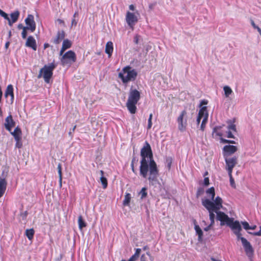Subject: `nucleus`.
<instances>
[{"label":"nucleus","instance_id":"1","mask_svg":"<svg viewBox=\"0 0 261 261\" xmlns=\"http://www.w3.org/2000/svg\"><path fill=\"white\" fill-rule=\"evenodd\" d=\"M140 155V175L143 178L147 179L150 183L153 184L157 180L159 171L153 159L151 146L147 141H145L141 148Z\"/></svg>","mask_w":261,"mask_h":261},{"label":"nucleus","instance_id":"2","mask_svg":"<svg viewBox=\"0 0 261 261\" xmlns=\"http://www.w3.org/2000/svg\"><path fill=\"white\" fill-rule=\"evenodd\" d=\"M217 219L220 221L221 226L225 224L229 226L237 236L238 240H240L244 248L245 252L248 257H252L254 253V249L247 239L241 237L240 232L242 230L241 226L238 221H233V218H229L225 213L219 211L217 213Z\"/></svg>","mask_w":261,"mask_h":261},{"label":"nucleus","instance_id":"3","mask_svg":"<svg viewBox=\"0 0 261 261\" xmlns=\"http://www.w3.org/2000/svg\"><path fill=\"white\" fill-rule=\"evenodd\" d=\"M223 200L219 196L215 198L214 202L208 199H205L202 200V204L208 211L209 217L211 221V225L215 224V215L214 213L217 214V211L222 207Z\"/></svg>","mask_w":261,"mask_h":261},{"label":"nucleus","instance_id":"4","mask_svg":"<svg viewBox=\"0 0 261 261\" xmlns=\"http://www.w3.org/2000/svg\"><path fill=\"white\" fill-rule=\"evenodd\" d=\"M137 75V71L128 65L123 68L121 71L118 73V77L123 84L126 85L129 82L135 81Z\"/></svg>","mask_w":261,"mask_h":261},{"label":"nucleus","instance_id":"5","mask_svg":"<svg viewBox=\"0 0 261 261\" xmlns=\"http://www.w3.org/2000/svg\"><path fill=\"white\" fill-rule=\"evenodd\" d=\"M140 93L137 89H130L126 106L131 114H135L137 110L136 105L140 99Z\"/></svg>","mask_w":261,"mask_h":261},{"label":"nucleus","instance_id":"6","mask_svg":"<svg viewBox=\"0 0 261 261\" xmlns=\"http://www.w3.org/2000/svg\"><path fill=\"white\" fill-rule=\"evenodd\" d=\"M56 67V65H55L54 63H51L48 66L45 65L40 69L38 75V78L39 79L43 76L44 81L46 83H48L53 75V71Z\"/></svg>","mask_w":261,"mask_h":261},{"label":"nucleus","instance_id":"7","mask_svg":"<svg viewBox=\"0 0 261 261\" xmlns=\"http://www.w3.org/2000/svg\"><path fill=\"white\" fill-rule=\"evenodd\" d=\"M76 61L75 53L72 50H69L62 55L61 63L63 66L70 67Z\"/></svg>","mask_w":261,"mask_h":261},{"label":"nucleus","instance_id":"8","mask_svg":"<svg viewBox=\"0 0 261 261\" xmlns=\"http://www.w3.org/2000/svg\"><path fill=\"white\" fill-rule=\"evenodd\" d=\"M187 112L186 110H184L181 112L177 118V122L178 123V129L183 132L186 130L187 126Z\"/></svg>","mask_w":261,"mask_h":261},{"label":"nucleus","instance_id":"9","mask_svg":"<svg viewBox=\"0 0 261 261\" xmlns=\"http://www.w3.org/2000/svg\"><path fill=\"white\" fill-rule=\"evenodd\" d=\"M138 13L137 14L135 13L127 12L125 17V20L129 27L133 28V26L137 22L138 18Z\"/></svg>","mask_w":261,"mask_h":261},{"label":"nucleus","instance_id":"10","mask_svg":"<svg viewBox=\"0 0 261 261\" xmlns=\"http://www.w3.org/2000/svg\"><path fill=\"white\" fill-rule=\"evenodd\" d=\"M226 170L228 173H232L233 168L238 164V158L236 156L232 158H225Z\"/></svg>","mask_w":261,"mask_h":261},{"label":"nucleus","instance_id":"11","mask_svg":"<svg viewBox=\"0 0 261 261\" xmlns=\"http://www.w3.org/2000/svg\"><path fill=\"white\" fill-rule=\"evenodd\" d=\"M25 22L26 26L25 28L27 31L30 32H34L36 29V23L34 21V16L31 14H29L27 17L25 19Z\"/></svg>","mask_w":261,"mask_h":261},{"label":"nucleus","instance_id":"12","mask_svg":"<svg viewBox=\"0 0 261 261\" xmlns=\"http://www.w3.org/2000/svg\"><path fill=\"white\" fill-rule=\"evenodd\" d=\"M4 125L5 128L9 132H11L12 128L15 126V122L14 121L11 114L6 118Z\"/></svg>","mask_w":261,"mask_h":261},{"label":"nucleus","instance_id":"13","mask_svg":"<svg viewBox=\"0 0 261 261\" xmlns=\"http://www.w3.org/2000/svg\"><path fill=\"white\" fill-rule=\"evenodd\" d=\"M4 95L6 98H7L9 96H10L11 97L10 103L12 104L13 103L14 99V94L13 87L12 85L10 84L7 86Z\"/></svg>","mask_w":261,"mask_h":261},{"label":"nucleus","instance_id":"14","mask_svg":"<svg viewBox=\"0 0 261 261\" xmlns=\"http://www.w3.org/2000/svg\"><path fill=\"white\" fill-rule=\"evenodd\" d=\"M224 156L234 153L237 151V147L233 145H225L223 147Z\"/></svg>","mask_w":261,"mask_h":261},{"label":"nucleus","instance_id":"15","mask_svg":"<svg viewBox=\"0 0 261 261\" xmlns=\"http://www.w3.org/2000/svg\"><path fill=\"white\" fill-rule=\"evenodd\" d=\"M10 133L16 141H21L22 131L19 126L15 127L14 131H11Z\"/></svg>","mask_w":261,"mask_h":261},{"label":"nucleus","instance_id":"16","mask_svg":"<svg viewBox=\"0 0 261 261\" xmlns=\"http://www.w3.org/2000/svg\"><path fill=\"white\" fill-rule=\"evenodd\" d=\"M25 45L32 48L34 50H37V45L35 39L32 36H29L26 41Z\"/></svg>","mask_w":261,"mask_h":261},{"label":"nucleus","instance_id":"17","mask_svg":"<svg viewBox=\"0 0 261 261\" xmlns=\"http://www.w3.org/2000/svg\"><path fill=\"white\" fill-rule=\"evenodd\" d=\"M7 182L5 177H0V198L4 195L7 188Z\"/></svg>","mask_w":261,"mask_h":261},{"label":"nucleus","instance_id":"18","mask_svg":"<svg viewBox=\"0 0 261 261\" xmlns=\"http://www.w3.org/2000/svg\"><path fill=\"white\" fill-rule=\"evenodd\" d=\"M72 45V42L68 39L64 40L61 49L60 51V56H62L64 52L67 49L70 48Z\"/></svg>","mask_w":261,"mask_h":261},{"label":"nucleus","instance_id":"19","mask_svg":"<svg viewBox=\"0 0 261 261\" xmlns=\"http://www.w3.org/2000/svg\"><path fill=\"white\" fill-rule=\"evenodd\" d=\"M19 12L15 11L11 13L9 20V25L11 26L14 23L16 22L19 17Z\"/></svg>","mask_w":261,"mask_h":261},{"label":"nucleus","instance_id":"20","mask_svg":"<svg viewBox=\"0 0 261 261\" xmlns=\"http://www.w3.org/2000/svg\"><path fill=\"white\" fill-rule=\"evenodd\" d=\"M113 51V44L111 41L107 43L105 48V52L108 55L109 57H111Z\"/></svg>","mask_w":261,"mask_h":261},{"label":"nucleus","instance_id":"21","mask_svg":"<svg viewBox=\"0 0 261 261\" xmlns=\"http://www.w3.org/2000/svg\"><path fill=\"white\" fill-rule=\"evenodd\" d=\"M236 119L233 118L232 120H229L227 121L228 125L227 129L229 130H232L233 132H237L236 126L234 124Z\"/></svg>","mask_w":261,"mask_h":261},{"label":"nucleus","instance_id":"22","mask_svg":"<svg viewBox=\"0 0 261 261\" xmlns=\"http://www.w3.org/2000/svg\"><path fill=\"white\" fill-rule=\"evenodd\" d=\"M206 114H208L207 107L206 106L202 107L199 111L198 117L202 119L203 118Z\"/></svg>","mask_w":261,"mask_h":261},{"label":"nucleus","instance_id":"23","mask_svg":"<svg viewBox=\"0 0 261 261\" xmlns=\"http://www.w3.org/2000/svg\"><path fill=\"white\" fill-rule=\"evenodd\" d=\"M100 174H101V177H100V181H101V184L102 185L103 188V189H106V188H107V187L108 186L107 179L106 178V177L103 176V175H104L103 171L100 170Z\"/></svg>","mask_w":261,"mask_h":261},{"label":"nucleus","instance_id":"24","mask_svg":"<svg viewBox=\"0 0 261 261\" xmlns=\"http://www.w3.org/2000/svg\"><path fill=\"white\" fill-rule=\"evenodd\" d=\"M206 193L208 196L211 197V199L213 200L212 201L214 202V200H215V199H214L215 196V192L214 188L211 187V188L208 189L206 191Z\"/></svg>","mask_w":261,"mask_h":261},{"label":"nucleus","instance_id":"25","mask_svg":"<svg viewBox=\"0 0 261 261\" xmlns=\"http://www.w3.org/2000/svg\"><path fill=\"white\" fill-rule=\"evenodd\" d=\"M195 230L196 232V233L197 234L198 236V240L201 241L202 240L203 237V232L201 229L200 228L199 226L198 225H195Z\"/></svg>","mask_w":261,"mask_h":261},{"label":"nucleus","instance_id":"26","mask_svg":"<svg viewBox=\"0 0 261 261\" xmlns=\"http://www.w3.org/2000/svg\"><path fill=\"white\" fill-rule=\"evenodd\" d=\"M131 195L129 193H126L124 196V199L123 201V204L124 206H128L131 200Z\"/></svg>","mask_w":261,"mask_h":261},{"label":"nucleus","instance_id":"27","mask_svg":"<svg viewBox=\"0 0 261 261\" xmlns=\"http://www.w3.org/2000/svg\"><path fill=\"white\" fill-rule=\"evenodd\" d=\"M35 231L33 228L27 229L25 230V235L29 240H32L34 236Z\"/></svg>","mask_w":261,"mask_h":261},{"label":"nucleus","instance_id":"28","mask_svg":"<svg viewBox=\"0 0 261 261\" xmlns=\"http://www.w3.org/2000/svg\"><path fill=\"white\" fill-rule=\"evenodd\" d=\"M78 224L79 228L81 230L86 226V223L83 220L82 216H80L78 218Z\"/></svg>","mask_w":261,"mask_h":261},{"label":"nucleus","instance_id":"29","mask_svg":"<svg viewBox=\"0 0 261 261\" xmlns=\"http://www.w3.org/2000/svg\"><path fill=\"white\" fill-rule=\"evenodd\" d=\"M208 114H206V116L203 118L201 125L200 129L202 131H204L205 128V125L208 121Z\"/></svg>","mask_w":261,"mask_h":261},{"label":"nucleus","instance_id":"30","mask_svg":"<svg viewBox=\"0 0 261 261\" xmlns=\"http://www.w3.org/2000/svg\"><path fill=\"white\" fill-rule=\"evenodd\" d=\"M77 17H78V13L76 12L74 13V14L73 16V18L71 20V28L76 27L77 21H78V19H77Z\"/></svg>","mask_w":261,"mask_h":261},{"label":"nucleus","instance_id":"31","mask_svg":"<svg viewBox=\"0 0 261 261\" xmlns=\"http://www.w3.org/2000/svg\"><path fill=\"white\" fill-rule=\"evenodd\" d=\"M137 162H138V160L137 159L136 157L134 156L132 158V160L131 164H130V167H131L132 171L135 174L137 173L135 169V164H136Z\"/></svg>","mask_w":261,"mask_h":261},{"label":"nucleus","instance_id":"32","mask_svg":"<svg viewBox=\"0 0 261 261\" xmlns=\"http://www.w3.org/2000/svg\"><path fill=\"white\" fill-rule=\"evenodd\" d=\"M223 90L226 97H229V96L232 93V90L229 86H224L223 88Z\"/></svg>","mask_w":261,"mask_h":261},{"label":"nucleus","instance_id":"33","mask_svg":"<svg viewBox=\"0 0 261 261\" xmlns=\"http://www.w3.org/2000/svg\"><path fill=\"white\" fill-rule=\"evenodd\" d=\"M64 38V34H58L57 38L54 40L55 44H59Z\"/></svg>","mask_w":261,"mask_h":261},{"label":"nucleus","instance_id":"34","mask_svg":"<svg viewBox=\"0 0 261 261\" xmlns=\"http://www.w3.org/2000/svg\"><path fill=\"white\" fill-rule=\"evenodd\" d=\"M147 189L145 187L142 188L139 194L141 195V198L143 199L145 198L147 195Z\"/></svg>","mask_w":261,"mask_h":261},{"label":"nucleus","instance_id":"35","mask_svg":"<svg viewBox=\"0 0 261 261\" xmlns=\"http://www.w3.org/2000/svg\"><path fill=\"white\" fill-rule=\"evenodd\" d=\"M172 161H173L172 158L170 156L167 157L166 159V163L167 164V168L169 170H170L171 168V164L172 163Z\"/></svg>","mask_w":261,"mask_h":261},{"label":"nucleus","instance_id":"36","mask_svg":"<svg viewBox=\"0 0 261 261\" xmlns=\"http://www.w3.org/2000/svg\"><path fill=\"white\" fill-rule=\"evenodd\" d=\"M0 15L4 17V18L7 20L8 21V23H9V18L10 17L9 16V15L6 13H5V12H4L3 10H2L1 9H0Z\"/></svg>","mask_w":261,"mask_h":261},{"label":"nucleus","instance_id":"37","mask_svg":"<svg viewBox=\"0 0 261 261\" xmlns=\"http://www.w3.org/2000/svg\"><path fill=\"white\" fill-rule=\"evenodd\" d=\"M153 115L151 113L149 115V117L148 120V125H147V129H150L152 127V119Z\"/></svg>","mask_w":261,"mask_h":261},{"label":"nucleus","instance_id":"38","mask_svg":"<svg viewBox=\"0 0 261 261\" xmlns=\"http://www.w3.org/2000/svg\"><path fill=\"white\" fill-rule=\"evenodd\" d=\"M230 179V183L231 187L235 188L234 180L232 177V173H228Z\"/></svg>","mask_w":261,"mask_h":261},{"label":"nucleus","instance_id":"39","mask_svg":"<svg viewBox=\"0 0 261 261\" xmlns=\"http://www.w3.org/2000/svg\"><path fill=\"white\" fill-rule=\"evenodd\" d=\"M221 142L223 143H228V144H236V142L233 140H229L223 139L222 138H221Z\"/></svg>","mask_w":261,"mask_h":261},{"label":"nucleus","instance_id":"40","mask_svg":"<svg viewBox=\"0 0 261 261\" xmlns=\"http://www.w3.org/2000/svg\"><path fill=\"white\" fill-rule=\"evenodd\" d=\"M204 193V189L202 188L198 189L196 193V197L198 198Z\"/></svg>","mask_w":261,"mask_h":261},{"label":"nucleus","instance_id":"41","mask_svg":"<svg viewBox=\"0 0 261 261\" xmlns=\"http://www.w3.org/2000/svg\"><path fill=\"white\" fill-rule=\"evenodd\" d=\"M242 224L243 225V226L244 227V228L246 230H249V228H250V225L249 224V223L246 222V221H244V222H242Z\"/></svg>","mask_w":261,"mask_h":261},{"label":"nucleus","instance_id":"42","mask_svg":"<svg viewBox=\"0 0 261 261\" xmlns=\"http://www.w3.org/2000/svg\"><path fill=\"white\" fill-rule=\"evenodd\" d=\"M259 228L260 229L258 231L254 232H249V233L254 236H261V226L259 227Z\"/></svg>","mask_w":261,"mask_h":261},{"label":"nucleus","instance_id":"43","mask_svg":"<svg viewBox=\"0 0 261 261\" xmlns=\"http://www.w3.org/2000/svg\"><path fill=\"white\" fill-rule=\"evenodd\" d=\"M17 27L19 30H22V33H26V31H27V29L25 28V27L22 24H19L18 25Z\"/></svg>","mask_w":261,"mask_h":261},{"label":"nucleus","instance_id":"44","mask_svg":"<svg viewBox=\"0 0 261 261\" xmlns=\"http://www.w3.org/2000/svg\"><path fill=\"white\" fill-rule=\"evenodd\" d=\"M76 127V125H74V126H73V127L72 128V129H70V131H69V132L68 134H69V136H70V137H71V138H72V137H73V133H74V130H75V129Z\"/></svg>","mask_w":261,"mask_h":261},{"label":"nucleus","instance_id":"45","mask_svg":"<svg viewBox=\"0 0 261 261\" xmlns=\"http://www.w3.org/2000/svg\"><path fill=\"white\" fill-rule=\"evenodd\" d=\"M16 144H15L16 147H17L18 148H21L22 146L21 141H16Z\"/></svg>","mask_w":261,"mask_h":261},{"label":"nucleus","instance_id":"46","mask_svg":"<svg viewBox=\"0 0 261 261\" xmlns=\"http://www.w3.org/2000/svg\"><path fill=\"white\" fill-rule=\"evenodd\" d=\"M138 258L136 255L134 254L127 261H136Z\"/></svg>","mask_w":261,"mask_h":261},{"label":"nucleus","instance_id":"47","mask_svg":"<svg viewBox=\"0 0 261 261\" xmlns=\"http://www.w3.org/2000/svg\"><path fill=\"white\" fill-rule=\"evenodd\" d=\"M227 137L229 138H234L232 132H231V130H228V131L227 132Z\"/></svg>","mask_w":261,"mask_h":261},{"label":"nucleus","instance_id":"48","mask_svg":"<svg viewBox=\"0 0 261 261\" xmlns=\"http://www.w3.org/2000/svg\"><path fill=\"white\" fill-rule=\"evenodd\" d=\"M210 184L208 177H205L204 178V185L207 186Z\"/></svg>","mask_w":261,"mask_h":261},{"label":"nucleus","instance_id":"49","mask_svg":"<svg viewBox=\"0 0 261 261\" xmlns=\"http://www.w3.org/2000/svg\"><path fill=\"white\" fill-rule=\"evenodd\" d=\"M141 251V249L140 248H137L136 249L135 253L134 254L136 255L138 257H139Z\"/></svg>","mask_w":261,"mask_h":261},{"label":"nucleus","instance_id":"50","mask_svg":"<svg viewBox=\"0 0 261 261\" xmlns=\"http://www.w3.org/2000/svg\"><path fill=\"white\" fill-rule=\"evenodd\" d=\"M140 36L137 35H136V36L134 38V42L136 43V44H138L139 43V40L140 39Z\"/></svg>","mask_w":261,"mask_h":261},{"label":"nucleus","instance_id":"51","mask_svg":"<svg viewBox=\"0 0 261 261\" xmlns=\"http://www.w3.org/2000/svg\"><path fill=\"white\" fill-rule=\"evenodd\" d=\"M208 103V101L207 100H205V99H203L200 102V107H201L203 106V105H207Z\"/></svg>","mask_w":261,"mask_h":261},{"label":"nucleus","instance_id":"52","mask_svg":"<svg viewBox=\"0 0 261 261\" xmlns=\"http://www.w3.org/2000/svg\"><path fill=\"white\" fill-rule=\"evenodd\" d=\"M251 23L252 24V25L254 27V28H256L257 29V31L259 32V33H261V30L259 28L257 27H256L255 26V24L254 23V22L253 21H252L251 22Z\"/></svg>","mask_w":261,"mask_h":261},{"label":"nucleus","instance_id":"53","mask_svg":"<svg viewBox=\"0 0 261 261\" xmlns=\"http://www.w3.org/2000/svg\"><path fill=\"white\" fill-rule=\"evenodd\" d=\"M213 226V225H211V224H210L209 225H208L207 227H206L204 228V230L206 231L209 230L211 229V227Z\"/></svg>","mask_w":261,"mask_h":261},{"label":"nucleus","instance_id":"54","mask_svg":"<svg viewBox=\"0 0 261 261\" xmlns=\"http://www.w3.org/2000/svg\"><path fill=\"white\" fill-rule=\"evenodd\" d=\"M129 9L131 10V11H134L135 9V7L134 5H130L129 6Z\"/></svg>","mask_w":261,"mask_h":261},{"label":"nucleus","instance_id":"55","mask_svg":"<svg viewBox=\"0 0 261 261\" xmlns=\"http://www.w3.org/2000/svg\"><path fill=\"white\" fill-rule=\"evenodd\" d=\"M3 96V91L1 89V87L0 86V103L2 102V98Z\"/></svg>","mask_w":261,"mask_h":261},{"label":"nucleus","instance_id":"56","mask_svg":"<svg viewBox=\"0 0 261 261\" xmlns=\"http://www.w3.org/2000/svg\"><path fill=\"white\" fill-rule=\"evenodd\" d=\"M201 118H200V117H198V116H197V120H196V122H197V124L198 125H199V123H200V121H201Z\"/></svg>","mask_w":261,"mask_h":261},{"label":"nucleus","instance_id":"57","mask_svg":"<svg viewBox=\"0 0 261 261\" xmlns=\"http://www.w3.org/2000/svg\"><path fill=\"white\" fill-rule=\"evenodd\" d=\"M57 169H58V171H61L62 170V165L61 164H59L58 165V167H57Z\"/></svg>","mask_w":261,"mask_h":261},{"label":"nucleus","instance_id":"58","mask_svg":"<svg viewBox=\"0 0 261 261\" xmlns=\"http://www.w3.org/2000/svg\"><path fill=\"white\" fill-rule=\"evenodd\" d=\"M10 45V42L9 41H7L6 43H5V47L6 49H7L8 47H9V46Z\"/></svg>","mask_w":261,"mask_h":261},{"label":"nucleus","instance_id":"59","mask_svg":"<svg viewBox=\"0 0 261 261\" xmlns=\"http://www.w3.org/2000/svg\"><path fill=\"white\" fill-rule=\"evenodd\" d=\"M49 47V44L47 43H45L44 44V48L46 49Z\"/></svg>","mask_w":261,"mask_h":261},{"label":"nucleus","instance_id":"60","mask_svg":"<svg viewBox=\"0 0 261 261\" xmlns=\"http://www.w3.org/2000/svg\"><path fill=\"white\" fill-rule=\"evenodd\" d=\"M256 228V226L255 225H254L253 226H250L249 229L254 230Z\"/></svg>","mask_w":261,"mask_h":261},{"label":"nucleus","instance_id":"61","mask_svg":"<svg viewBox=\"0 0 261 261\" xmlns=\"http://www.w3.org/2000/svg\"><path fill=\"white\" fill-rule=\"evenodd\" d=\"M62 177L59 178V186L60 187H62Z\"/></svg>","mask_w":261,"mask_h":261},{"label":"nucleus","instance_id":"62","mask_svg":"<svg viewBox=\"0 0 261 261\" xmlns=\"http://www.w3.org/2000/svg\"><path fill=\"white\" fill-rule=\"evenodd\" d=\"M58 172L59 178L62 177V170L61 171H58Z\"/></svg>","mask_w":261,"mask_h":261},{"label":"nucleus","instance_id":"63","mask_svg":"<svg viewBox=\"0 0 261 261\" xmlns=\"http://www.w3.org/2000/svg\"><path fill=\"white\" fill-rule=\"evenodd\" d=\"M28 34H22V37L23 38H25Z\"/></svg>","mask_w":261,"mask_h":261},{"label":"nucleus","instance_id":"64","mask_svg":"<svg viewBox=\"0 0 261 261\" xmlns=\"http://www.w3.org/2000/svg\"><path fill=\"white\" fill-rule=\"evenodd\" d=\"M217 129V127H214V129H213V133H216Z\"/></svg>","mask_w":261,"mask_h":261}]
</instances>
